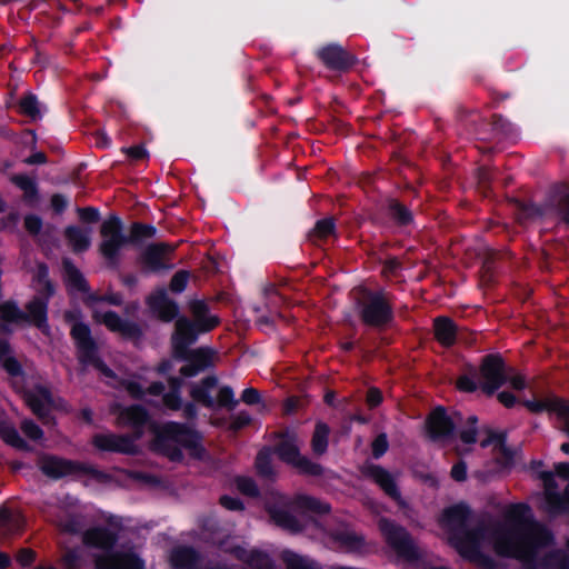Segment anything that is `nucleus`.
<instances>
[{"label":"nucleus","mask_w":569,"mask_h":569,"mask_svg":"<svg viewBox=\"0 0 569 569\" xmlns=\"http://www.w3.org/2000/svg\"><path fill=\"white\" fill-rule=\"evenodd\" d=\"M237 489L249 497H257L259 495L258 487L253 479L248 477H238L236 479Z\"/></svg>","instance_id":"obj_47"},{"label":"nucleus","mask_w":569,"mask_h":569,"mask_svg":"<svg viewBox=\"0 0 569 569\" xmlns=\"http://www.w3.org/2000/svg\"><path fill=\"white\" fill-rule=\"evenodd\" d=\"M82 541L84 545L107 550L116 545L117 537L108 529L93 528L83 533Z\"/></svg>","instance_id":"obj_26"},{"label":"nucleus","mask_w":569,"mask_h":569,"mask_svg":"<svg viewBox=\"0 0 569 569\" xmlns=\"http://www.w3.org/2000/svg\"><path fill=\"white\" fill-rule=\"evenodd\" d=\"M0 437L10 446L22 450H29L28 443L19 436L16 428L7 422L0 421Z\"/></svg>","instance_id":"obj_34"},{"label":"nucleus","mask_w":569,"mask_h":569,"mask_svg":"<svg viewBox=\"0 0 569 569\" xmlns=\"http://www.w3.org/2000/svg\"><path fill=\"white\" fill-rule=\"evenodd\" d=\"M291 466L306 476L320 477L323 473L321 465L311 461L305 456H300Z\"/></svg>","instance_id":"obj_41"},{"label":"nucleus","mask_w":569,"mask_h":569,"mask_svg":"<svg viewBox=\"0 0 569 569\" xmlns=\"http://www.w3.org/2000/svg\"><path fill=\"white\" fill-rule=\"evenodd\" d=\"M457 328L453 321L447 317L435 319V336L445 347L452 346L456 341Z\"/></svg>","instance_id":"obj_27"},{"label":"nucleus","mask_w":569,"mask_h":569,"mask_svg":"<svg viewBox=\"0 0 569 569\" xmlns=\"http://www.w3.org/2000/svg\"><path fill=\"white\" fill-rule=\"evenodd\" d=\"M102 238L99 244L100 253L108 260L110 266H117L120 249L127 242L122 233V223L116 216H110L100 226Z\"/></svg>","instance_id":"obj_8"},{"label":"nucleus","mask_w":569,"mask_h":569,"mask_svg":"<svg viewBox=\"0 0 569 569\" xmlns=\"http://www.w3.org/2000/svg\"><path fill=\"white\" fill-rule=\"evenodd\" d=\"M103 301V296L89 293L84 297V305L92 310V319L103 325L111 332L118 333L122 339L139 343L143 337V328L133 321L123 320L114 311L102 312L98 305Z\"/></svg>","instance_id":"obj_6"},{"label":"nucleus","mask_w":569,"mask_h":569,"mask_svg":"<svg viewBox=\"0 0 569 569\" xmlns=\"http://www.w3.org/2000/svg\"><path fill=\"white\" fill-rule=\"evenodd\" d=\"M38 467L46 476L53 479L80 472H92L89 466L50 455L41 456L38 460Z\"/></svg>","instance_id":"obj_11"},{"label":"nucleus","mask_w":569,"mask_h":569,"mask_svg":"<svg viewBox=\"0 0 569 569\" xmlns=\"http://www.w3.org/2000/svg\"><path fill=\"white\" fill-rule=\"evenodd\" d=\"M236 556L256 569H268L270 567L269 557L262 552L252 551L247 553L246 551L239 549L236 550Z\"/></svg>","instance_id":"obj_38"},{"label":"nucleus","mask_w":569,"mask_h":569,"mask_svg":"<svg viewBox=\"0 0 569 569\" xmlns=\"http://www.w3.org/2000/svg\"><path fill=\"white\" fill-rule=\"evenodd\" d=\"M26 320L34 323L38 328L46 327L47 321V303L40 299L34 298L27 305Z\"/></svg>","instance_id":"obj_30"},{"label":"nucleus","mask_w":569,"mask_h":569,"mask_svg":"<svg viewBox=\"0 0 569 569\" xmlns=\"http://www.w3.org/2000/svg\"><path fill=\"white\" fill-rule=\"evenodd\" d=\"M96 569H143L141 560L131 551H116L97 556Z\"/></svg>","instance_id":"obj_16"},{"label":"nucleus","mask_w":569,"mask_h":569,"mask_svg":"<svg viewBox=\"0 0 569 569\" xmlns=\"http://www.w3.org/2000/svg\"><path fill=\"white\" fill-rule=\"evenodd\" d=\"M490 538L498 555L519 560L525 569H569L566 555L551 549L550 532L533 520L525 503L508 506Z\"/></svg>","instance_id":"obj_1"},{"label":"nucleus","mask_w":569,"mask_h":569,"mask_svg":"<svg viewBox=\"0 0 569 569\" xmlns=\"http://www.w3.org/2000/svg\"><path fill=\"white\" fill-rule=\"evenodd\" d=\"M366 400L370 408H376L382 401V393L378 388L371 387V388H369V390L367 392Z\"/></svg>","instance_id":"obj_63"},{"label":"nucleus","mask_w":569,"mask_h":569,"mask_svg":"<svg viewBox=\"0 0 569 569\" xmlns=\"http://www.w3.org/2000/svg\"><path fill=\"white\" fill-rule=\"evenodd\" d=\"M174 250L176 246L164 242L148 244L139 257L142 269L154 272L171 268L169 262Z\"/></svg>","instance_id":"obj_12"},{"label":"nucleus","mask_w":569,"mask_h":569,"mask_svg":"<svg viewBox=\"0 0 569 569\" xmlns=\"http://www.w3.org/2000/svg\"><path fill=\"white\" fill-rule=\"evenodd\" d=\"M58 527L61 531L68 532V533H78L82 528L79 519H77L74 517H68L64 520H61L58 523Z\"/></svg>","instance_id":"obj_57"},{"label":"nucleus","mask_w":569,"mask_h":569,"mask_svg":"<svg viewBox=\"0 0 569 569\" xmlns=\"http://www.w3.org/2000/svg\"><path fill=\"white\" fill-rule=\"evenodd\" d=\"M379 529L381 530L387 543L397 552V555L406 560L418 558V549L410 537L409 532L401 526L381 518L379 520Z\"/></svg>","instance_id":"obj_9"},{"label":"nucleus","mask_w":569,"mask_h":569,"mask_svg":"<svg viewBox=\"0 0 569 569\" xmlns=\"http://www.w3.org/2000/svg\"><path fill=\"white\" fill-rule=\"evenodd\" d=\"M26 401L28 406L31 408L34 415H37L44 423L48 422L49 410L48 405L44 403L38 395L33 392H28L26 395Z\"/></svg>","instance_id":"obj_43"},{"label":"nucleus","mask_w":569,"mask_h":569,"mask_svg":"<svg viewBox=\"0 0 569 569\" xmlns=\"http://www.w3.org/2000/svg\"><path fill=\"white\" fill-rule=\"evenodd\" d=\"M218 385V379L214 376L204 378L199 385H192L190 396L193 400L202 403L206 407L214 405L213 399L209 396V391Z\"/></svg>","instance_id":"obj_28"},{"label":"nucleus","mask_w":569,"mask_h":569,"mask_svg":"<svg viewBox=\"0 0 569 569\" xmlns=\"http://www.w3.org/2000/svg\"><path fill=\"white\" fill-rule=\"evenodd\" d=\"M118 410V425L119 426H127L131 427L133 429L139 430L141 427H143L148 419L149 415L147 410L141 406H130L122 408L120 406H117Z\"/></svg>","instance_id":"obj_23"},{"label":"nucleus","mask_w":569,"mask_h":569,"mask_svg":"<svg viewBox=\"0 0 569 569\" xmlns=\"http://www.w3.org/2000/svg\"><path fill=\"white\" fill-rule=\"evenodd\" d=\"M63 270L67 276V280L79 291L88 292L89 286L82 276V273L76 268L69 258L62 260Z\"/></svg>","instance_id":"obj_33"},{"label":"nucleus","mask_w":569,"mask_h":569,"mask_svg":"<svg viewBox=\"0 0 569 569\" xmlns=\"http://www.w3.org/2000/svg\"><path fill=\"white\" fill-rule=\"evenodd\" d=\"M460 419L459 413L449 416L445 408H436L428 417L427 429L429 437L437 441L443 440L453 435L457 427L458 420Z\"/></svg>","instance_id":"obj_14"},{"label":"nucleus","mask_w":569,"mask_h":569,"mask_svg":"<svg viewBox=\"0 0 569 569\" xmlns=\"http://www.w3.org/2000/svg\"><path fill=\"white\" fill-rule=\"evenodd\" d=\"M189 309L193 318L194 330L197 336L208 332L219 325V318L209 313L207 303L202 300H192L189 302Z\"/></svg>","instance_id":"obj_18"},{"label":"nucleus","mask_w":569,"mask_h":569,"mask_svg":"<svg viewBox=\"0 0 569 569\" xmlns=\"http://www.w3.org/2000/svg\"><path fill=\"white\" fill-rule=\"evenodd\" d=\"M282 560L284 561L287 569H318L291 551H283Z\"/></svg>","instance_id":"obj_46"},{"label":"nucleus","mask_w":569,"mask_h":569,"mask_svg":"<svg viewBox=\"0 0 569 569\" xmlns=\"http://www.w3.org/2000/svg\"><path fill=\"white\" fill-rule=\"evenodd\" d=\"M525 406L533 413L541 412L543 410L555 411L559 416V408L563 406V401L555 398H546L541 400L526 401Z\"/></svg>","instance_id":"obj_39"},{"label":"nucleus","mask_w":569,"mask_h":569,"mask_svg":"<svg viewBox=\"0 0 569 569\" xmlns=\"http://www.w3.org/2000/svg\"><path fill=\"white\" fill-rule=\"evenodd\" d=\"M24 228L31 236H39L42 228V220L40 217L29 214L24 218Z\"/></svg>","instance_id":"obj_56"},{"label":"nucleus","mask_w":569,"mask_h":569,"mask_svg":"<svg viewBox=\"0 0 569 569\" xmlns=\"http://www.w3.org/2000/svg\"><path fill=\"white\" fill-rule=\"evenodd\" d=\"M71 336L79 349V359L81 361H87V358H92V356L98 352V347L91 336V330L86 323L74 321L71 328Z\"/></svg>","instance_id":"obj_17"},{"label":"nucleus","mask_w":569,"mask_h":569,"mask_svg":"<svg viewBox=\"0 0 569 569\" xmlns=\"http://www.w3.org/2000/svg\"><path fill=\"white\" fill-rule=\"evenodd\" d=\"M197 340L194 326L189 319L181 317L176 321L172 336L173 356L178 359L193 362L200 371L211 367L218 360V353L211 348L189 350L188 347Z\"/></svg>","instance_id":"obj_4"},{"label":"nucleus","mask_w":569,"mask_h":569,"mask_svg":"<svg viewBox=\"0 0 569 569\" xmlns=\"http://www.w3.org/2000/svg\"><path fill=\"white\" fill-rule=\"evenodd\" d=\"M3 368L11 376H19L22 372L20 363L13 357H8L3 360Z\"/></svg>","instance_id":"obj_62"},{"label":"nucleus","mask_w":569,"mask_h":569,"mask_svg":"<svg viewBox=\"0 0 569 569\" xmlns=\"http://www.w3.org/2000/svg\"><path fill=\"white\" fill-rule=\"evenodd\" d=\"M77 212L79 214L80 220L83 222L94 223L99 220V212L94 208H79Z\"/></svg>","instance_id":"obj_60"},{"label":"nucleus","mask_w":569,"mask_h":569,"mask_svg":"<svg viewBox=\"0 0 569 569\" xmlns=\"http://www.w3.org/2000/svg\"><path fill=\"white\" fill-rule=\"evenodd\" d=\"M64 238L73 252L79 253L86 251L91 244V229L80 228L78 226H69L64 229Z\"/></svg>","instance_id":"obj_25"},{"label":"nucleus","mask_w":569,"mask_h":569,"mask_svg":"<svg viewBox=\"0 0 569 569\" xmlns=\"http://www.w3.org/2000/svg\"><path fill=\"white\" fill-rule=\"evenodd\" d=\"M147 302L152 312L164 322L171 321L178 313L177 305L168 298L163 290L151 295Z\"/></svg>","instance_id":"obj_20"},{"label":"nucleus","mask_w":569,"mask_h":569,"mask_svg":"<svg viewBox=\"0 0 569 569\" xmlns=\"http://www.w3.org/2000/svg\"><path fill=\"white\" fill-rule=\"evenodd\" d=\"M163 403L171 410H179L181 408V399L179 393L168 392L163 396Z\"/></svg>","instance_id":"obj_64"},{"label":"nucleus","mask_w":569,"mask_h":569,"mask_svg":"<svg viewBox=\"0 0 569 569\" xmlns=\"http://www.w3.org/2000/svg\"><path fill=\"white\" fill-rule=\"evenodd\" d=\"M282 507L283 508L269 507V515L277 526L291 532L300 531L302 529V525L284 508L318 515L328 513L330 511L329 505L309 496H297L292 501L284 500L282 502Z\"/></svg>","instance_id":"obj_7"},{"label":"nucleus","mask_w":569,"mask_h":569,"mask_svg":"<svg viewBox=\"0 0 569 569\" xmlns=\"http://www.w3.org/2000/svg\"><path fill=\"white\" fill-rule=\"evenodd\" d=\"M276 452L282 461L292 465L301 456L297 437L295 435H284L277 446Z\"/></svg>","instance_id":"obj_29"},{"label":"nucleus","mask_w":569,"mask_h":569,"mask_svg":"<svg viewBox=\"0 0 569 569\" xmlns=\"http://www.w3.org/2000/svg\"><path fill=\"white\" fill-rule=\"evenodd\" d=\"M468 422L471 425V427L466 430H462L460 432V439L465 443H473V442H476V435H477V429H476L477 418L473 416L469 417Z\"/></svg>","instance_id":"obj_58"},{"label":"nucleus","mask_w":569,"mask_h":569,"mask_svg":"<svg viewBox=\"0 0 569 569\" xmlns=\"http://www.w3.org/2000/svg\"><path fill=\"white\" fill-rule=\"evenodd\" d=\"M487 433V438L480 442V446L483 448L493 446L496 460L503 467H508L512 462L513 453L506 447L505 435L491 430H488Z\"/></svg>","instance_id":"obj_24"},{"label":"nucleus","mask_w":569,"mask_h":569,"mask_svg":"<svg viewBox=\"0 0 569 569\" xmlns=\"http://www.w3.org/2000/svg\"><path fill=\"white\" fill-rule=\"evenodd\" d=\"M61 562L64 569H78L80 566V556L73 549H68L62 556Z\"/></svg>","instance_id":"obj_55"},{"label":"nucleus","mask_w":569,"mask_h":569,"mask_svg":"<svg viewBox=\"0 0 569 569\" xmlns=\"http://www.w3.org/2000/svg\"><path fill=\"white\" fill-rule=\"evenodd\" d=\"M546 207L556 208L562 221L569 223V187L566 183L555 184L550 189Z\"/></svg>","instance_id":"obj_21"},{"label":"nucleus","mask_w":569,"mask_h":569,"mask_svg":"<svg viewBox=\"0 0 569 569\" xmlns=\"http://www.w3.org/2000/svg\"><path fill=\"white\" fill-rule=\"evenodd\" d=\"M391 307L382 292L368 293V302L361 310V319L365 323L380 327L391 319Z\"/></svg>","instance_id":"obj_13"},{"label":"nucleus","mask_w":569,"mask_h":569,"mask_svg":"<svg viewBox=\"0 0 569 569\" xmlns=\"http://www.w3.org/2000/svg\"><path fill=\"white\" fill-rule=\"evenodd\" d=\"M336 236V226L335 220L332 218H326L319 220L313 230L309 233V239L313 243H318L319 241H326L329 237Z\"/></svg>","instance_id":"obj_32"},{"label":"nucleus","mask_w":569,"mask_h":569,"mask_svg":"<svg viewBox=\"0 0 569 569\" xmlns=\"http://www.w3.org/2000/svg\"><path fill=\"white\" fill-rule=\"evenodd\" d=\"M12 181L21 188L27 197L34 198L37 196V187L34 182L26 176H16Z\"/></svg>","instance_id":"obj_48"},{"label":"nucleus","mask_w":569,"mask_h":569,"mask_svg":"<svg viewBox=\"0 0 569 569\" xmlns=\"http://www.w3.org/2000/svg\"><path fill=\"white\" fill-rule=\"evenodd\" d=\"M391 218L398 224H408L412 221L411 212L407 207L397 200H390L388 204Z\"/></svg>","instance_id":"obj_42"},{"label":"nucleus","mask_w":569,"mask_h":569,"mask_svg":"<svg viewBox=\"0 0 569 569\" xmlns=\"http://www.w3.org/2000/svg\"><path fill=\"white\" fill-rule=\"evenodd\" d=\"M84 363H91L93 367H96L103 376L108 378H113L114 373L113 371L107 367V365L98 357V352L92 356V358H87V361H83Z\"/></svg>","instance_id":"obj_59"},{"label":"nucleus","mask_w":569,"mask_h":569,"mask_svg":"<svg viewBox=\"0 0 569 569\" xmlns=\"http://www.w3.org/2000/svg\"><path fill=\"white\" fill-rule=\"evenodd\" d=\"M37 280L43 287L48 297L53 293L52 284L48 279V268L43 263L38 264Z\"/></svg>","instance_id":"obj_53"},{"label":"nucleus","mask_w":569,"mask_h":569,"mask_svg":"<svg viewBox=\"0 0 569 569\" xmlns=\"http://www.w3.org/2000/svg\"><path fill=\"white\" fill-rule=\"evenodd\" d=\"M198 556L191 548H179L171 553V562L174 568L188 569L197 562Z\"/></svg>","instance_id":"obj_35"},{"label":"nucleus","mask_w":569,"mask_h":569,"mask_svg":"<svg viewBox=\"0 0 569 569\" xmlns=\"http://www.w3.org/2000/svg\"><path fill=\"white\" fill-rule=\"evenodd\" d=\"M36 559V552L32 549L23 548L17 555V561L22 566H30Z\"/></svg>","instance_id":"obj_61"},{"label":"nucleus","mask_w":569,"mask_h":569,"mask_svg":"<svg viewBox=\"0 0 569 569\" xmlns=\"http://www.w3.org/2000/svg\"><path fill=\"white\" fill-rule=\"evenodd\" d=\"M217 403L220 407L233 409L237 405V400L233 399V392L229 387H222L218 392Z\"/></svg>","instance_id":"obj_50"},{"label":"nucleus","mask_w":569,"mask_h":569,"mask_svg":"<svg viewBox=\"0 0 569 569\" xmlns=\"http://www.w3.org/2000/svg\"><path fill=\"white\" fill-rule=\"evenodd\" d=\"M556 472L560 482L552 473H540L545 488V503L541 509L551 516L569 512V463H559L556 467Z\"/></svg>","instance_id":"obj_5"},{"label":"nucleus","mask_w":569,"mask_h":569,"mask_svg":"<svg viewBox=\"0 0 569 569\" xmlns=\"http://www.w3.org/2000/svg\"><path fill=\"white\" fill-rule=\"evenodd\" d=\"M178 445L188 450L190 457L198 460L207 459V451L202 446L201 436L191 428L177 422H170L163 427L156 439L154 448L170 460L180 461L182 452Z\"/></svg>","instance_id":"obj_3"},{"label":"nucleus","mask_w":569,"mask_h":569,"mask_svg":"<svg viewBox=\"0 0 569 569\" xmlns=\"http://www.w3.org/2000/svg\"><path fill=\"white\" fill-rule=\"evenodd\" d=\"M512 203L516 208V218L518 222L526 223L528 221L535 220L539 217H542L545 213V209L538 207L533 203H525L519 200H512Z\"/></svg>","instance_id":"obj_31"},{"label":"nucleus","mask_w":569,"mask_h":569,"mask_svg":"<svg viewBox=\"0 0 569 569\" xmlns=\"http://www.w3.org/2000/svg\"><path fill=\"white\" fill-rule=\"evenodd\" d=\"M480 388L483 392L491 396L508 380V369L503 360L498 355H489L482 359L480 365Z\"/></svg>","instance_id":"obj_10"},{"label":"nucleus","mask_w":569,"mask_h":569,"mask_svg":"<svg viewBox=\"0 0 569 569\" xmlns=\"http://www.w3.org/2000/svg\"><path fill=\"white\" fill-rule=\"evenodd\" d=\"M450 545L466 559L482 561V548L488 540L487 522L477 518L466 505L443 510L439 520Z\"/></svg>","instance_id":"obj_2"},{"label":"nucleus","mask_w":569,"mask_h":569,"mask_svg":"<svg viewBox=\"0 0 569 569\" xmlns=\"http://www.w3.org/2000/svg\"><path fill=\"white\" fill-rule=\"evenodd\" d=\"M362 475L375 481L401 508H407V503L401 498L396 481L388 470L381 466L368 463L362 467Z\"/></svg>","instance_id":"obj_15"},{"label":"nucleus","mask_w":569,"mask_h":569,"mask_svg":"<svg viewBox=\"0 0 569 569\" xmlns=\"http://www.w3.org/2000/svg\"><path fill=\"white\" fill-rule=\"evenodd\" d=\"M256 469L259 476L273 480L276 471L271 465V451L268 448H263L259 451L256 458Z\"/></svg>","instance_id":"obj_37"},{"label":"nucleus","mask_w":569,"mask_h":569,"mask_svg":"<svg viewBox=\"0 0 569 569\" xmlns=\"http://www.w3.org/2000/svg\"><path fill=\"white\" fill-rule=\"evenodd\" d=\"M93 445L108 451H117L121 453H133L136 452V446L133 439L122 435H97L92 440Z\"/></svg>","instance_id":"obj_19"},{"label":"nucleus","mask_w":569,"mask_h":569,"mask_svg":"<svg viewBox=\"0 0 569 569\" xmlns=\"http://www.w3.org/2000/svg\"><path fill=\"white\" fill-rule=\"evenodd\" d=\"M19 106L23 114L32 119H38L40 117V109L36 96H26L20 100Z\"/></svg>","instance_id":"obj_45"},{"label":"nucleus","mask_w":569,"mask_h":569,"mask_svg":"<svg viewBox=\"0 0 569 569\" xmlns=\"http://www.w3.org/2000/svg\"><path fill=\"white\" fill-rule=\"evenodd\" d=\"M329 431L326 423L318 422L316 425L311 440V447L316 455L321 456L327 451Z\"/></svg>","instance_id":"obj_36"},{"label":"nucleus","mask_w":569,"mask_h":569,"mask_svg":"<svg viewBox=\"0 0 569 569\" xmlns=\"http://www.w3.org/2000/svg\"><path fill=\"white\" fill-rule=\"evenodd\" d=\"M291 466L306 476L320 477L323 473L321 465L311 461L305 456H300Z\"/></svg>","instance_id":"obj_40"},{"label":"nucleus","mask_w":569,"mask_h":569,"mask_svg":"<svg viewBox=\"0 0 569 569\" xmlns=\"http://www.w3.org/2000/svg\"><path fill=\"white\" fill-rule=\"evenodd\" d=\"M388 440L385 433H380L371 443L372 456L375 458L381 457L388 450Z\"/></svg>","instance_id":"obj_54"},{"label":"nucleus","mask_w":569,"mask_h":569,"mask_svg":"<svg viewBox=\"0 0 569 569\" xmlns=\"http://www.w3.org/2000/svg\"><path fill=\"white\" fill-rule=\"evenodd\" d=\"M189 280V272L180 270L173 274L170 281V290L173 292H181L184 290Z\"/></svg>","instance_id":"obj_51"},{"label":"nucleus","mask_w":569,"mask_h":569,"mask_svg":"<svg viewBox=\"0 0 569 569\" xmlns=\"http://www.w3.org/2000/svg\"><path fill=\"white\" fill-rule=\"evenodd\" d=\"M0 318L4 321L20 322L24 321L26 315L14 303L4 302L0 305Z\"/></svg>","instance_id":"obj_44"},{"label":"nucleus","mask_w":569,"mask_h":569,"mask_svg":"<svg viewBox=\"0 0 569 569\" xmlns=\"http://www.w3.org/2000/svg\"><path fill=\"white\" fill-rule=\"evenodd\" d=\"M20 428L22 430V432L28 437L30 438L31 440H40L42 439L43 437V432L42 430L39 428V426H37L33 421L29 420V419H24L21 425H20Z\"/></svg>","instance_id":"obj_49"},{"label":"nucleus","mask_w":569,"mask_h":569,"mask_svg":"<svg viewBox=\"0 0 569 569\" xmlns=\"http://www.w3.org/2000/svg\"><path fill=\"white\" fill-rule=\"evenodd\" d=\"M322 61L332 69L346 70L353 66L356 59L339 46H328L320 51Z\"/></svg>","instance_id":"obj_22"},{"label":"nucleus","mask_w":569,"mask_h":569,"mask_svg":"<svg viewBox=\"0 0 569 569\" xmlns=\"http://www.w3.org/2000/svg\"><path fill=\"white\" fill-rule=\"evenodd\" d=\"M156 234V229L152 226L136 222L131 227V237L133 239L151 238Z\"/></svg>","instance_id":"obj_52"}]
</instances>
